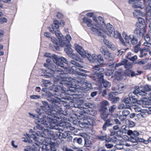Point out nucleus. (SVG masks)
I'll return each mask as SVG.
<instances>
[{"label": "nucleus", "mask_w": 151, "mask_h": 151, "mask_svg": "<svg viewBox=\"0 0 151 151\" xmlns=\"http://www.w3.org/2000/svg\"><path fill=\"white\" fill-rule=\"evenodd\" d=\"M49 89V90L52 91L53 92H56L58 93L59 91L58 89L57 88H56L55 86H54L52 87H50Z\"/></svg>", "instance_id": "nucleus-48"}, {"label": "nucleus", "mask_w": 151, "mask_h": 151, "mask_svg": "<svg viewBox=\"0 0 151 151\" xmlns=\"http://www.w3.org/2000/svg\"><path fill=\"white\" fill-rule=\"evenodd\" d=\"M84 146L86 147H90L92 145L91 142L88 138L84 140Z\"/></svg>", "instance_id": "nucleus-36"}, {"label": "nucleus", "mask_w": 151, "mask_h": 151, "mask_svg": "<svg viewBox=\"0 0 151 151\" xmlns=\"http://www.w3.org/2000/svg\"><path fill=\"white\" fill-rule=\"evenodd\" d=\"M115 147L116 148L119 150H121L123 149V144L122 143L117 144Z\"/></svg>", "instance_id": "nucleus-53"}, {"label": "nucleus", "mask_w": 151, "mask_h": 151, "mask_svg": "<svg viewBox=\"0 0 151 151\" xmlns=\"http://www.w3.org/2000/svg\"><path fill=\"white\" fill-rule=\"evenodd\" d=\"M116 105H113L111 106L109 109V111L110 113H112L114 112L116 109Z\"/></svg>", "instance_id": "nucleus-44"}, {"label": "nucleus", "mask_w": 151, "mask_h": 151, "mask_svg": "<svg viewBox=\"0 0 151 151\" xmlns=\"http://www.w3.org/2000/svg\"><path fill=\"white\" fill-rule=\"evenodd\" d=\"M128 134L130 136V138H137L135 135L134 134V133L133 132V131L132 130H129L128 132Z\"/></svg>", "instance_id": "nucleus-46"}, {"label": "nucleus", "mask_w": 151, "mask_h": 151, "mask_svg": "<svg viewBox=\"0 0 151 151\" xmlns=\"http://www.w3.org/2000/svg\"><path fill=\"white\" fill-rule=\"evenodd\" d=\"M130 101L131 102V99L129 97L125 98L124 100V102L125 104L129 103Z\"/></svg>", "instance_id": "nucleus-63"}, {"label": "nucleus", "mask_w": 151, "mask_h": 151, "mask_svg": "<svg viewBox=\"0 0 151 151\" xmlns=\"http://www.w3.org/2000/svg\"><path fill=\"white\" fill-rule=\"evenodd\" d=\"M105 26L106 27L107 31L105 30H103V32L104 34L103 33H103L102 35H105L104 38L106 37L105 34L110 36H113L116 39L118 38L119 39L120 37H120V33L117 31H115L112 25L109 23H108L106 25H105ZM103 37L104 38V37Z\"/></svg>", "instance_id": "nucleus-7"}, {"label": "nucleus", "mask_w": 151, "mask_h": 151, "mask_svg": "<svg viewBox=\"0 0 151 151\" xmlns=\"http://www.w3.org/2000/svg\"><path fill=\"white\" fill-rule=\"evenodd\" d=\"M126 59H123L121 63H113L112 64L109 65V66L111 68H113V70L116 69V68H117L122 65H124L125 63L126 62Z\"/></svg>", "instance_id": "nucleus-23"}, {"label": "nucleus", "mask_w": 151, "mask_h": 151, "mask_svg": "<svg viewBox=\"0 0 151 151\" xmlns=\"http://www.w3.org/2000/svg\"><path fill=\"white\" fill-rule=\"evenodd\" d=\"M58 130L59 132V136L60 137H61V138H65L68 136V134L66 131L62 133L60 132L61 131H63L62 129L58 128Z\"/></svg>", "instance_id": "nucleus-29"}, {"label": "nucleus", "mask_w": 151, "mask_h": 151, "mask_svg": "<svg viewBox=\"0 0 151 151\" xmlns=\"http://www.w3.org/2000/svg\"><path fill=\"white\" fill-rule=\"evenodd\" d=\"M63 130H66V129H69L71 130H73L75 129V128L70 125V124L69 123H66L65 124L63 125Z\"/></svg>", "instance_id": "nucleus-28"}, {"label": "nucleus", "mask_w": 151, "mask_h": 151, "mask_svg": "<svg viewBox=\"0 0 151 151\" xmlns=\"http://www.w3.org/2000/svg\"><path fill=\"white\" fill-rule=\"evenodd\" d=\"M81 136L83 137L84 138V140L86 139H88L89 137L88 135L85 133H82L81 134Z\"/></svg>", "instance_id": "nucleus-60"}, {"label": "nucleus", "mask_w": 151, "mask_h": 151, "mask_svg": "<svg viewBox=\"0 0 151 151\" xmlns=\"http://www.w3.org/2000/svg\"><path fill=\"white\" fill-rule=\"evenodd\" d=\"M75 76H76L75 78H73L65 75V77L66 78H64L65 79L62 81V83L64 86H67L69 87L74 86H75L73 87L75 88V89L79 88L80 85H82L84 86H86L88 88L92 87L91 84L87 81L83 80L79 81L77 79L78 78H84V77L87 76L86 74L77 72Z\"/></svg>", "instance_id": "nucleus-2"}, {"label": "nucleus", "mask_w": 151, "mask_h": 151, "mask_svg": "<svg viewBox=\"0 0 151 151\" xmlns=\"http://www.w3.org/2000/svg\"><path fill=\"white\" fill-rule=\"evenodd\" d=\"M145 114L144 113H138L137 115V117L141 119L142 118L144 117L145 116Z\"/></svg>", "instance_id": "nucleus-49"}, {"label": "nucleus", "mask_w": 151, "mask_h": 151, "mask_svg": "<svg viewBox=\"0 0 151 151\" xmlns=\"http://www.w3.org/2000/svg\"><path fill=\"white\" fill-rule=\"evenodd\" d=\"M61 88V92L62 93H66V91H72V93L70 94L71 97L70 98L75 99H79L82 97V96L79 94H78L76 92H75L76 89L78 88H73V87H74V86H72L68 87L67 86H64L63 85L60 86Z\"/></svg>", "instance_id": "nucleus-8"}, {"label": "nucleus", "mask_w": 151, "mask_h": 151, "mask_svg": "<svg viewBox=\"0 0 151 151\" xmlns=\"http://www.w3.org/2000/svg\"><path fill=\"white\" fill-rule=\"evenodd\" d=\"M139 91L140 90L139 89V86H136L134 87V90L132 93H133L134 95H136L139 93Z\"/></svg>", "instance_id": "nucleus-40"}, {"label": "nucleus", "mask_w": 151, "mask_h": 151, "mask_svg": "<svg viewBox=\"0 0 151 151\" xmlns=\"http://www.w3.org/2000/svg\"><path fill=\"white\" fill-rule=\"evenodd\" d=\"M83 22L86 23L88 27H91L90 29L93 32L102 37H104L105 35H102V33L99 30L101 29V25L99 23H92V21L90 19L87 17H84L83 19Z\"/></svg>", "instance_id": "nucleus-3"}, {"label": "nucleus", "mask_w": 151, "mask_h": 151, "mask_svg": "<svg viewBox=\"0 0 151 151\" xmlns=\"http://www.w3.org/2000/svg\"><path fill=\"white\" fill-rule=\"evenodd\" d=\"M144 90L146 92L150 91H151V86L148 85H147L145 86L144 88Z\"/></svg>", "instance_id": "nucleus-47"}, {"label": "nucleus", "mask_w": 151, "mask_h": 151, "mask_svg": "<svg viewBox=\"0 0 151 151\" xmlns=\"http://www.w3.org/2000/svg\"><path fill=\"white\" fill-rule=\"evenodd\" d=\"M44 133V134L45 135V137H43L44 138V141H46V140L47 139L46 138V135H47L49 137L47 138L49 140H50L51 138H54L55 137V134L54 132L53 131L51 130V129L49 130L48 129H45V130L44 132V133Z\"/></svg>", "instance_id": "nucleus-17"}, {"label": "nucleus", "mask_w": 151, "mask_h": 151, "mask_svg": "<svg viewBox=\"0 0 151 151\" xmlns=\"http://www.w3.org/2000/svg\"><path fill=\"white\" fill-rule=\"evenodd\" d=\"M34 129L35 131H37L38 130H42L43 128L42 126L39 124H37L36 126L34 127Z\"/></svg>", "instance_id": "nucleus-45"}, {"label": "nucleus", "mask_w": 151, "mask_h": 151, "mask_svg": "<svg viewBox=\"0 0 151 151\" xmlns=\"http://www.w3.org/2000/svg\"><path fill=\"white\" fill-rule=\"evenodd\" d=\"M147 17H150L151 18V0L149 2V6L147 7Z\"/></svg>", "instance_id": "nucleus-32"}, {"label": "nucleus", "mask_w": 151, "mask_h": 151, "mask_svg": "<svg viewBox=\"0 0 151 151\" xmlns=\"http://www.w3.org/2000/svg\"><path fill=\"white\" fill-rule=\"evenodd\" d=\"M122 35L126 42H124V40L122 37L119 38V40L122 45L124 46H127V44L130 43V41H131L132 35H130L128 36L124 32H123Z\"/></svg>", "instance_id": "nucleus-12"}, {"label": "nucleus", "mask_w": 151, "mask_h": 151, "mask_svg": "<svg viewBox=\"0 0 151 151\" xmlns=\"http://www.w3.org/2000/svg\"><path fill=\"white\" fill-rule=\"evenodd\" d=\"M115 96V95L113 92H111L109 94V99L110 101H111Z\"/></svg>", "instance_id": "nucleus-58"}, {"label": "nucleus", "mask_w": 151, "mask_h": 151, "mask_svg": "<svg viewBox=\"0 0 151 151\" xmlns=\"http://www.w3.org/2000/svg\"><path fill=\"white\" fill-rule=\"evenodd\" d=\"M46 72L47 73L50 74L52 75L53 76L54 74H55L56 76H60V78H61L62 80L59 82V83L62 84V85H63L62 83V82L65 79L64 78H66L65 77V75L69 76L66 73H64L62 70L59 68H56L54 70L50 68H48L46 70Z\"/></svg>", "instance_id": "nucleus-9"}, {"label": "nucleus", "mask_w": 151, "mask_h": 151, "mask_svg": "<svg viewBox=\"0 0 151 151\" xmlns=\"http://www.w3.org/2000/svg\"><path fill=\"white\" fill-rule=\"evenodd\" d=\"M117 139L116 137L114 136L112 137V138H111L110 139V140H108V139L106 140V141L107 142H109L110 141V142H116L117 141Z\"/></svg>", "instance_id": "nucleus-54"}, {"label": "nucleus", "mask_w": 151, "mask_h": 151, "mask_svg": "<svg viewBox=\"0 0 151 151\" xmlns=\"http://www.w3.org/2000/svg\"><path fill=\"white\" fill-rule=\"evenodd\" d=\"M130 42L132 45H135L137 43L138 39L134 35H132V36L131 40Z\"/></svg>", "instance_id": "nucleus-35"}, {"label": "nucleus", "mask_w": 151, "mask_h": 151, "mask_svg": "<svg viewBox=\"0 0 151 151\" xmlns=\"http://www.w3.org/2000/svg\"><path fill=\"white\" fill-rule=\"evenodd\" d=\"M98 79L100 83H101L104 80V74L102 73H100L97 75Z\"/></svg>", "instance_id": "nucleus-37"}, {"label": "nucleus", "mask_w": 151, "mask_h": 151, "mask_svg": "<svg viewBox=\"0 0 151 151\" xmlns=\"http://www.w3.org/2000/svg\"><path fill=\"white\" fill-rule=\"evenodd\" d=\"M140 44L139 42L137 45L134 46V52L137 53L139 50L140 51V49H140Z\"/></svg>", "instance_id": "nucleus-41"}, {"label": "nucleus", "mask_w": 151, "mask_h": 151, "mask_svg": "<svg viewBox=\"0 0 151 151\" xmlns=\"http://www.w3.org/2000/svg\"><path fill=\"white\" fill-rule=\"evenodd\" d=\"M129 97L131 99V102L133 103H135L137 102V95H134L133 93H130L128 95Z\"/></svg>", "instance_id": "nucleus-24"}, {"label": "nucleus", "mask_w": 151, "mask_h": 151, "mask_svg": "<svg viewBox=\"0 0 151 151\" xmlns=\"http://www.w3.org/2000/svg\"><path fill=\"white\" fill-rule=\"evenodd\" d=\"M37 132L35 131H32V130H30L29 131V133L31 134H28L27 136L28 137L32 140V139H34V138H36L37 137L36 136H37L38 137H45V135L44 133H40V132L38 131H36Z\"/></svg>", "instance_id": "nucleus-13"}, {"label": "nucleus", "mask_w": 151, "mask_h": 151, "mask_svg": "<svg viewBox=\"0 0 151 151\" xmlns=\"http://www.w3.org/2000/svg\"><path fill=\"white\" fill-rule=\"evenodd\" d=\"M74 46L77 52L83 57H85L86 52L84 51L82 47L77 44H75Z\"/></svg>", "instance_id": "nucleus-19"}, {"label": "nucleus", "mask_w": 151, "mask_h": 151, "mask_svg": "<svg viewBox=\"0 0 151 151\" xmlns=\"http://www.w3.org/2000/svg\"><path fill=\"white\" fill-rule=\"evenodd\" d=\"M147 27L146 25L137 27L134 30V34L137 37H142L146 32Z\"/></svg>", "instance_id": "nucleus-10"}, {"label": "nucleus", "mask_w": 151, "mask_h": 151, "mask_svg": "<svg viewBox=\"0 0 151 151\" xmlns=\"http://www.w3.org/2000/svg\"><path fill=\"white\" fill-rule=\"evenodd\" d=\"M93 121L90 118H84L82 119L79 122V125L80 127L83 128L86 127V125H91Z\"/></svg>", "instance_id": "nucleus-16"}, {"label": "nucleus", "mask_w": 151, "mask_h": 151, "mask_svg": "<svg viewBox=\"0 0 151 151\" xmlns=\"http://www.w3.org/2000/svg\"><path fill=\"white\" fill-rule=\"evenodd\" d=\"M73 54V55H74L75 56L74 57V58H73V59L75 58V60H76V61H75V60H70V64L69 65V63H68V65H70V66L71 65L70 64H72L73 65H74L75 66H76L78 67H80V68H82L83 67V66L81 65V64L79 63H78L76 61H79L80 62H81V60L79 58H76V56ZM72 58V57H71ZM71 67H73V66H70H70H69V71H70H70L71 70H70V69L71 68ZM73 72V71H72V72Z\"/></svg>", "instance_id": "nucleus-15"}, {"label": "nucleus", "mask_w": 151, "mask_h": 151, "mask_svg": "<svg viewBox=\"0 0 151 151\" xmlns=\"http://www.w3.org/2000/svg\"><path fill=\"white\" fill-rule=\"evenodd\" d=\"M30 97L31 99H40V96L39 95H33L30 96Z\"/></svg>", "instance_id": "nucleus-55"}, {"label": "nucleus", "mask_w": 151, "mask_h": 151, "mask_svg": "<svg viewBox=\"0 0 151 151\" xmlns=\"http://www.w3.org/2000/svg\"><path fill=\"white\" fill-rule=\"evenodd\" d=\"M51 40L53 44V45L55 47H58V43L57 42V40L54 37L51 38Z\"/></svg>", "instance_id": "nucleus-43"}, {"label": "nucleus", "mask_w": 151, "mask_h": 151, "mask_svg": "<svg viewBox=\"0 0 151 151\" xmlns=\"http://www.w3.org/2000/svg\"><path fill=\"white\" fill-rule=\"evenodd\" d=\"M73 105L74 107L78 108V111L80 114L81 115L84 114H88L89 112V110L88 109L81 106V105H79L78 103H75Z\"/></svg>", "instance_id": "nucleus-18"}, {"label": "nucleus", "mask_w": 151, "mask_h": 151, "mask_svg": "<svg viewBox=\"0 0 151 151\" xmlns=\"http://www.w3.org/2000/svg\"><path fill=\"white\" fill-rule=\"evenodd\" d=\"M97 114V112L95 110H89L88 114L92 116H95Z\"/></svg>", "instance_id": "nucleus-50"}, {"label": "nucleus", "mask_w": 151, "mask_h": 151, "mask_svg": "<svg viewBox=\"0 0 151 151\" xmlns=\"http://www.w3.org/2000/svg\"><path fill=\"white\" fill-rule=\"evenodd\" d=\"M109 48H111L112 50H115L116 49V47L111 43L108 47Z\"/></svg>", "instance_id": "nucleus-64"}, {"label": "nucleus", "mask_w": 151, "mask_h": 151, "mask_svg": "<svg viewBox=\"0 0 151 151\" xmlns=\"http://www.w3.org/2000/svg\"><path fill=\"white\" fill-rule=\"evenodd\" d=\"M111 121L112 119L110 118H108L105 120V122L102 126L103 130L105 131L107 127L111 126L113 125V124L111 122Z\"/></svg>", "instance_id": "nucleus-22"}, {"label": "nucleus", "mask_w": 151, "mask_h": 151, "mask_svg": "<svg viewBox=\"0 0 151 151\" xmlns=\"http://www.w3.org/2000/svg\"><path fill=\"white\" fill-rule=\"evenodd\" d=\"M137 138V140L140 142H143L144 144H147L148 143V142L147 140H145L143 139Z\"/></svg>", "instance_id": "nucleus-56"}, {"label": "nucleus", "mask_w": 151, "mask_h": 151, "mask_svg": "<svg viewBox=\"0 0 151 151\" xmlns=\"http://www.w3.org/2000/svg\"><path fill=\"white\" fill-rule=\"evenodd\" d=\"M137 20L139 22V24H138L137 27H139L140 26H144L146 25L145 20L142 18L138 17L137 18Z\"/></svg>", "instance_id": "nucleus-33"}, {"label": "nucleus", "mask_w": 151, "mask_h": 151, "mask_svg": "<svg viewBox=\"0 0 151 151\" xmlns=\"http://www.w3.org/2000/svg\"><path fill=\"white\" fill-rule=\"evenodd\" d=\"M139 95L142 96H145L147 94V92H146L145 91H139V93H138Z\"/></svg>", "instance_id": "nucleus-62"}, {"label": "nucleus", "mask_w": 151, "mask_h": 151, "mask_svg": "<svg viewBox=\"0 0 151 151\" xmlns=\"http://www.w3.org/2000/svg\"><path fill=\"white\" fill-rule=\"evenodd\" d=\"M96 62H98L100 64H102L104 63V60L101 55H96Z\"/></svg>", "instance_id": "nucleus-31"}, {"label": "nucleus", "mask_w": 151, "mask_h": 151, "mask_svg": "<svg viewBox=\"0 0 151 151\" xmlns=\"http://www.w3.org/2000/svg\"><path fill=\"white\" fill-rule=\"evenodd\" d=\"M52 95V96L48 97L47 98V100L51 103L50 106L48 104L46 101H42L43 106H41L40 108L53 118L43 116L42 118L40 117L38 121L48 128L57 129L58 128L56 129L54 127H52V124L63 122V118L62 116L64 115H66V114L64 113V111H63L58 94L55 93Z\"/></svg>", "instance_id": "nucleus-1"}, {"label": "nucleus", "mask_w": 151, "mask_h": 151, "mask_svg": "<svg viewBox=\"0 0 151 151\" xmlns=\"http://www.w3.org/2000/svg\"><path fill=\"white\" fill-rule=\"evenodd\" d=\"M85 55V57L84 58H85L86 57L91 63H94L96 62V58L95 57H96V54H93L91 55L87 52H86Z\"/></svg>", "instance_id": "nucleus-21"}, {"label": "nucleus", "mask_w": 151, "mask_h": 151, "mask_svg": "<svg viewBox=\"0 0 151 151\" xmlns=\"http://www.w3.org/2000/svg\"><path fill=\"white\" fill-rule=\"evenodd\" d=\"M52 28H49L50 31L52 33H55L56 36L59 39L60 37V32L58 30L59 28V23L57 20L54 21V23L51 26Z\"/></svg>", "instance_id": "nucleus-11"}, {"label": "nucleus", "mask_w": 151, "mask_h": 151, "mask_svg": "<svg viewBox=\"0 0 151 151\" xmlns=\"http://www.w3.org/2000/svg\"><path fill=\"white\" fill-rule=\"evenodd\" d=\"M127 117L125 116L122 115H120L118 116L119 119L121 121H124L126 118Z\"/></svg>", "instance_id": "nucleus-61"}, {"label": "nucleus", "mask_w": 151, "mask_h": 151, "mask_svg": "<svg viewBox=\"0 0 151 151\" xmlns=\"http://www.w3.org/2000/svg\"><path fill=\"white\" fill-rule=\"evenodd\" d=\"M127 127L126 125H123L121 127L122 131L123 133H128V132L129 130H127L126 129Z\"/></svg>", "instance_id": "nucleus-51"}, {"label": "nucleus", "mask_w": 151, "mask_h": 151, "mask_svg": "<svg viewBox=\"0 0 151 151\" xmlns=\"http://www.w3.org/2000/svg\"><path fill=\"white\" fill-rule=\"evenodd\" d=\"M47 146L43 145L42 147H40L39 148V151H47Z\"/></svg>", "instance_id": "nucleus-59"}, {"label": "nucleus", "mask_w": 151, "mask_h": 151, "mask_svg": "<svg viewBox=\"0 0 151 151\" xmlns=\"http://www.w3.org/2000/svg\"><path fill=\"white\" fill-rule=\"evenodd\" d=\"M63 151H74L70 148L68 147L67 146H64L63 147Z\"/></svg>", "instance_id": "nucleus-57"}, {"label": "nucleus", "mask_w": 151, "mask_h": 151, "mask_svg": "<svg viewBox=\"0 0 151 151\" xmlns=\"http://www.w3.org/2000/svg\"><path fill=\"white\" fill-rule=\"evenodd\" d=\"M52 58L54 63L58 66V67H60L65 69L66 71L70 73L71 71H69V67L70 65H68V62L67 59L62 57L57 56L54 55L52 56Z\"/></svg>", "instance_id": "nucleus-5"}, {"label": "nucleus", "mask_w": 151, "mask_h": 151, "mask_svg": "<svg viewBox=\"0 0 151 151\" xmlns=\"http://www.w3.org/2000/svg\"><path fill=\"white\" fill-rule=\"evenodd\" d=\"M122 115L127 117V116L129 114L130 111L128 110L125 109L122 111Z\"/></svg>", "instance_id": "nucleus-52"}, {"label": "nucleus", "mask_w": 151, "mask_h": 151, "mask_svg": "<svg viewBox=\"0 0 151 151\" xmlns=\"http://www.w3.org/2000/svg\"><path fill=\"white\" fill-rule=\"evenodd\" d=\"M95 138L99 140L103 141L106 140L107 135L106 133L102 131L100 132V134L98 135L95 136Z\"/></svg>", "instance_id": "nucleus-20"}, {"label": "nucleus", "mask_w": 151, "mask_h": 151, "mask_svg": "<svg viewBox=\"0 0 151 151\" xmlns=\"http://www.w3.org/2000/svg\"><path fill=\"white\" fill-rule=\"evenodd\" d=\"M100 50L105 58L109 59L112 58V54L110 52L106 47L102 46Z\"/></svg>", "instance_id": "nucleus-14"}, {"label": "nucleus", "mask_w": 151, "mask_h": 151, "mask_svg": "<svg viewBox=\"0 0 151 151\" xmlns=\"http://www.w3.org/2000/svg\"><path fill=\"white\" fill-rule=\"evenodd\" d=\"M126 61L124 64V66L125 68L127 70H129L131 69L133 67V64L129 62L127 60H126Z\"/></svg>", "instance_id": "nucleus-30"}, {"label": "nucleus", "mask_w": 151, "mask_h": 151, "mask_svg": "<svg viewBox=\"0 0 151 151\" xmlns=\"http://www.w3.org/2000/svg\"><path fill=\"white\" fill-rule=\"evenodd\" d=\"M41 137H39L36 138H34V139H32L34 141L35 143L37 146H40V145H42V146L40 147H40H42L43 145H42L43 143L42 141L41 142L39 141L38 140H41V139H40Z\"/></svg>", "instance_id": "nucleus-26"}, {"label": "nucleus", "mask_w": 151, "mask_h": 151, "mask_svg": "<svg viewBox=\"0 0 151 151\" xmlns=\"http://www.w3.org/2000/svg\"><path fill=\"white\" fill-rule=\"evenodd\" d=\"M101 83H103L104 86L105 88H109L111 86V83L106 80H104Z\"/></svg>", "instance_id": "nucleus-39"}, {"label": "nucleus", "mask_w": 151, "mask_h": 151, "mask_svg": "<svg viewBox=\"0 0 151 151\" xmlns=\"http://www.w3.org/2000/svg\"><path fill=\"white\" fill-rule=\"evenodd\" d=\"M130 72H131V76L132 77L140 75L141 73H142V71L139 70H137L136 72H134L132 70H130Z\"/></svg>", "instance_id": "nucleus-38"}, {"label": "nucleus", "mask_w": 151, "mask_h": 151, "mask_svg": "<svg viewBox=\"0 0 151 151\" xmlns=\"http://www.w3.org/2000/svg\"><path fill=\"white\" fill-rule=\"evenodd\" d=\"M109 114V113L103 112L101 113L100 116L102 119L105 120L108 118Z\"/></svg>", "instance_id": "nucleus-34"}, {"label": "nucleus", "mask_w": 151, "mask_h": 151, "mask_svg": "<svg viewBox=\"0 0 151 151\" xmlns=\"http://www.w3.org/2000/svg\"><path fill=\"white\" fill-rule=\"evenodd\" d=\"M109 102L106 100H104L101 102L100 107L102 110L104 111L107 109L106 106L108 105Z\"/></svg>", "instance_id": "nucleus-25"}, {"label": "nucleus", "mask_w": 151, "mask_h": 151, "mask_svg": "<svg viewBox=\"0 0 151 151\" xmlns=\"http://www.w3.org/2000/svg\"><path fill=\"white\" fill-rule=\"evenodd\" d=\"M83 105L86 107L91 109H93L96 107V104L93 102H88L85 103Z\"/></svg>", "instance_id": "nucleus-27"}, {"label": "nucleus", "mask_w": 151, "mask_h": 151, "mask_svg": "<svg viewBox=\"0 0 151 151\" xmlns=\"http://www.w3.org/2000/svg\"><path fill=\"white\" fill-rule=\"evenodd\" d=\"M93 68L95 70H98L100 72H102L104 71V69L102 68L101 66L99 65H96Z\"/></svg>", "instance_id": "nucleus-42"}, {"label": "nucleus", "mask_w": 151, "mask_h": 151, "mask_svg": "<svg viewBox=\"0 0 151 151\" xmlns=\"http://www.w3.org/2000/svg\"><path fill=\"white\" fill-rule=\"evenodd\" d=\"M145 41L144 42L143 45L148 48L145 47L140 49V55L139 56L141 58L146 56L147 54V52H149V51L151 50V43L150 42V39L148 33L145 37Z\"/></svg>", "instance_id": "nucleus-6"}, {"label": "nucleus", "mask_w": 151, "mask_h": 151, "mask_svg": "<svg viewBox=\"0 0 151 151\" xmlns=\"http://www.w3.org/2000/svg\"><path fill=\"white\" fill-rule=\"evenodd\" d=\"M65 40H60L59 45L62 47H65L64 50L66 53L70 57L73 58L75 56L73 54V50L70 42L71 38L69 35L67 34L65 36Z\"/></svg>", "instance_id": "nucleus-4"}]
</instances>
